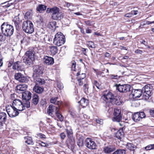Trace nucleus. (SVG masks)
<instances>
[{
  "label": "nucleus",
  "instance_id": "f8f14e48",
  "mask_svg": "<svg viewBox=\"0 0 154 154\" xmlns=\"http://www.w3.org/2000/svg\"><path fill=\"white\" fill-rule=\"evenodd\" d=\"M145 117V115L143 112H137L133 115L132 119L135 122H138Z\"/></svg>",
  "mask_w": 154,
  "mask_h": 154
},
{
  "label": "nucleus",
  "instance_id": "603ef678",
  "mask_svg": "<svg viewBox=\"0 0 154 154\" xmlns=\"http://www.w3.org/2000/svg\"><path fill=\"white\" fill-rule=\"evenodd\" d=\"M57 87L59 89L61 90L63 88V86L62 83L58 82L57 83Z\"/></svg>",
  "mask_w": 154,
  "mask_h": 154
},
{
  "label": "nucleus",
  "instance_id": "393cba45",
  "mask_svg": "<svg viewBox=\"0 0 154 154\" xmlns=\"http://www.w3.org/2000/svg\"><path fill=\"white\" fill-rule=\"evenodd\" d=\"M83 108L85 107L88 104V100L85 98H82L78 102Z\"/></svg>",
  "mask_w": 154,
  "mask_h": 154
},
{
  "label": "nucleus",
  "instance_id": "c756f323",
  "mask_svg": "<svg viewBox=\"0 0 154 154\" xmlns=\"http://www.w3.org/2000/svg\"><path fill=\"white\" fill-rule=\"evenodd\" d=\"M47 6L43 5H38L36 8V10L40 13H42V11L46 10Z\"/></svg>",
  "mask_w": 154,
  "mask_h": 154
},
{
  "label": "nucleus",
  "instance_id": "4c0bfd02",
  "mask_svg": "<svg viewBox=\"0 0 154 154\" xmlns=\"http://www.w3.org/2000/svg\"><path fill=\"white\" fill-rule=\"evenodd\" d=\"M24 139L25 140V142L28 144L32 145L33 144L32 139L31 137L28 136L25 137Z\"/></svg>",
  "mask_w": 154,
  "mask_h": 154
},
{
  "label": "nucleus",
  "instance_id": "58836bf2",
  "mask_svg": "<svg viewBox=\"0 0 154 154\" xmlns=\"http://www.w3.org/2000/svg\"><path fill=\"white\" fill-rule=\"evenodd\" d=\"M126 148L130 150L134 151L136 148V146L130 143H128L126 146Z\"/></svg>",
  "mask_w": 154,
  "mask_h": 154
},
{
  "label": "nucleus",
  "instance_id": "f704fd0d",
  "mask_svg": "<svg viewBox=\"0 0 154 154\" xmlns=\"http://www.w3.org/2000/svg\"><path fill=\"white\" fill-rule=\"evenodd\" d=\"M76 76H77V77L76 78L77 80H79V81H80V80H82L86 77L85 74L82 73L80 74V72L79 71L77 73Z\"/></svg>",
  "mask_w": 154,
  "mask_h": 154
},
{
  "label": "nucleus",
  "instance_id": "72a5a7b5",
  "mask_svg": "<svg viewBox=\"0 0 154 154\" xmlns=\"http://www.w3.org/2000/svg\"><path fill=\"white\" fill-rule=\"evenodd\" d=\"M39 101L38 96L36 94H34L32 97V103L35 105H36Z\"/></svg>",
  "mask_w": 154,
  "mask_h": 154
},
{
  "label": "nucleus",
  "instance_id": "0eeeda50",
  "mask_svg": "<svg viewBox=\"0 0 154 154\" xmlns=\"http://www.w3.org/2000/svg\"><path fill=\"white\" fill-rule=\"evenodd\" d=\"M12 106L18 111H22L25 109V106L19 99L14 100Z\"/></svg>",
  "mask_w": 154,
  "mask_h": 154
},
{
  "label": "nucleus",
  "instance_id": "20e7f679",
  "mask_svg": "<svg viewBox=\"0 0 154 154\" xmlns=\"http://www.w3.org/2000/svg\"><path fill=\"white\" fill-rule=\"evenodd\" d=\"M65 42V36L62 33L58 32L55 35L53 43L58 46H60L63 44Z\"/></svg>",
  "mask_w": 154,
  "mask_h": 154
},
{
  "label": "nucleus",
  "instance_id": "7c9ffc66",
  "mask_svg": "<svg viewBox=\"0 0 154 154\" xmlns=\"http://www.w3.org/2000/svg\"><path fill=\"white\" fill-rule=\"evenodd\" d=\"M33 90L35 92L40 94L42 93L44 91V88H43L36 85L33 88Z\"/></svg>",
  "mask_w": 154,
  "mask_h": 154
},
{
  "label": "nucleus",
  "instance_id": "0e129e2a",
  "mask_svg": "<svg viewBox=\"0 0 154 154\" xmlns=\"http://www.w3.org/2000/svg\"><path fill=\"white\" fill-rule=\"evenodd\" d=\"M131 13L132 14L136 15L138 13V11L137 10H133L131 11Z\"/></svg>",
  "mask_w": 154,
  "mask_h": 154
},
{
  "label": "nucleus",
  "instance_id": "e433bc0d",
  "mask_svg": "<svg viewBox=\"0 0 154 154\" xmlns=\"http://www.w3.org/2000/svg\"><path fill=\"white\" fill-rule=\"evenodd\" d=\"M84 137L83 136H81L78 139L77 144L79 146H82L84 143Z\"/></svg>",
  "mask_w": 154,
  "mask_h": 154
},
{
  "label": "nucleus",
  "instance_id": "f257e3e1",
  "mask_svg": "<svg viewBox=\"0 0 154 154\" xmlns=\"http://www.w3.org/2000/svg\"><path fill=\"white\" fill-rule=\"evenodd\" d=\"M46 13H51V18L54 20H60L62 17L61 12L60 11L59 8L56 7L52 8H48L46 10Z\"/></svg>",
  "mask_w": 154,
  "mask_h": 154
},
{
  "label": "nucleus",
  "instance_id": "774afa93",
  "mask_svg": "<svg viewBox=\"0 0 154 154\" xmlns=\"http://www.w3.org/2000/svg\"><path fill=\"white\" fill-rule=\"evenodd\" d=\"M110 54L108 52H106L105 54V57L109 58L110 57Z\"/></svg>",
  "mask_w": 154,
  "mask_h": 154
},
{
  "label": "nucleus",
  "instance_id": "39448f33",
  "mask_svg": "<svg viewBox=\"0 0 154 154\" xmlns=\"http://www.w3.org/2000/svg\"><path fill=\"white\" fill-rule=\"evenodd\" d=\"M22 28L25 32L32 33L34 31L33 25L31 21L27 20L24 21L22 25Z\"/></svg>",
  "mask_w": 154,
  "mask_h": 154
},
{
  "label": "nucleus",
  "instance_id": "6ab92c4d",
  "mask_svg": "<svg viewBox=\"0 0 154 154\" xmlns=\"http://www.w3.org/2000/svg\"><path fill=\"white\" fill-rule=\"evenodd\" d=\"M27 87V85L25 84L19 85L16 86L15 90L17 92L19 93H22L23 92H21L25 91Z\"/></svg>",
  "mask_w": 154,
  "mask_h": 154
},
{
  "label": "nucleus",
  "instance_id": "69168bd1",
  "mask_svg": "<svg viewBox=\"0 0 154 154\" xmlns=\"http://www.w3.org/2000/svg\"><path fill=\"white\" fill-rule=\"evenodd\" d=\"M150 115L153 117H154V109H151L149 111Z\"/></svg>",
  "mask_w": 154,
  "mask_h": 154
},
{
  "label": "nucleus",
  "instance_id": "ddd939ff",
  "mask_svg": "<svg viewBox=\"0 0 154 154\" xmlns=\"http://www.w3.org/2000/svg\"><path fill=\"white\" fill-rule=\"evenodd\" d=\"M33 73L32 77L40 76L43 73L42 67L39 66H35L33 69Z\"/></svg>",
  "mask_w": 154,
  "mask_h": 154
},
{
  "label": "nucleus",
  "instance_id": "9d476101",
  "mask_svg": "<svg viewBox=\"0 0 154 154\" xmlns=\"http://www.w3.org/2000/svg\"><path fill=\"white\" fill-rule=\"evenodd\" d=\"M85 145L88 148L91 149H96V144L91 138H87L85 140Z\"/></svg>",
  "mask_w": 154,
  "mask_h": 154
},
{
  "label": "nucleus",
  "instance_id": "09e8293b",
  "mask_svg": "<svg viewBox=\"0 0 154 154\" xmlns=\"http://www.w3.org/2000/svg\"><path fill=\"white\" fill-rule=\"evenodd\" d=\"M84 89L85 91V93L87 94L88 93V85L87 84H85L84 85Z\"/></svg>",
  "mask_w": 154,
  "mask_h": 154
},
{
  "label": "nucleus",
  "instance_id": "864d4df0",
  "mask_svg": "<svg viewBox=\"0 0 154 154\" xmlns=\"http://www.w3.org/2000/svg\"><path fill=\"white\" fill-rule=\"evenodd\" d=\"M75 66H76V63L75 62H73L72 64V67L71 69L72 70L76 71V69H75Z\"/></svg>",
  "mask_w": 154,
  "mask_h": 154
},
{
  "label": "nucleus",
  "instance_id": "4d7b16f0",
  "mask_svg": "<svg viewBox=\"0 0 154 154\" xmlns=\"http://www.w3.org/2000/svg\"><path fill=\"white\" fill-rule=\"evenodd\" d=\"M134 52L137 54H141L143 53V51L141 50L137 49Z\"/></svg>",
  "mask_w": 154,
  "mask_h": 154
},
{
  "label": "nucleus",
  "instance_id": "2eb2a0df",
  "mask_svg": "<svg viewBox=\"0 0 154 154\" xmlns=\"http://www.w3.org/2000/svg\"><path fill=\"white\" fill-rule=\"evenodd\" d=\"M14 76L15 79L20 82H25L27 81V78L20 73H16Z\"/></svg>",
  "mask_w": 154,
  "mask_h": 154
},
{
  "label": "nucleus",
  "instance_id": "9b49d317",
  "mask_svg": "<svg viewBox=\"0 0 154 154\" xmlns=\"http://www.w3.org/2000/svg\"><path fill=\"white\" fill-rule=\"evenodd\" d=\"M55 106L54 105L51 104L49 105L47 111L48 114L51 116H54V114H55L59 110L58 107Z\"/></svg>",
  "mask_w": 154,
  "mask_h": 154
},
{
  "label": "nucleus",
  "instance_id": "5701e85b",
  "mask_svg": "<svg viewBox=\"0 0 154 154\" xmlns=\"http://www.w3.org/2000/svg\"><path fill=\"white\" fill-rule=\"evenodd\" d=\"M120 103L121 102L119 101V100L116 98H115L114 97L109 103L106 105V106H111L112 105H120Z\"/></svg>",
  "mask_w": 154,
  "mask_h": 154
},
{
  "label": "nucleus",
  "instance_id": "ea45409f",
  "mask_svg": "<svg viewBox=\"0 0 154 154\" xmlns=\"http://www.w3.org/2000/svg\"><path fill=\"white\" fill-rule=\"evenodd\" d=\"M126 151L124 149H118L115 151L112 154H125Z\"/></svg>",
  "mask_w": 154,
  "mask_h": 154
},
{
  "label": "nucleus",
  "instance_id": "79ce46f5",
  "mask_svg": "<svg viewBox=\"0 0 154 154\" xmlns=\"http://www.w3.org/2000/svg\"><path fill=\"white\" fill-rule=\"evenodd\" d=\"M55 114L56 115L57 117L59 119L60 121H62L63 120V117L60 113L59 110Z\"/></svg>",
  "mask_w": 154,
  "mask_h": 154
},
{
  "label": "nucleus",
  "instance_id": "e2e57ef3",
  "mask_svg": "<svg viewBox=\"0 0 154 154\" xmlns=\"http://www.w3.org/2000/svg\"><path fill=\"white\" fill-rule=\"evenodd\" d=\"M145 149L147 150L152 149L151 144L149 145L146 146L145 147Z\"/></svg>",
  "mask_w": 154,
  "mask_h": 154
},
{
  "label": "nucleus",
  "instance_id": "bb28decb",
  "mask_svg": "<svg viewBox=\"0 0 154 154\" xmlns=\"http://www.w3.org/2000/svg\"><path fill=\"white\" fill-rule=\"evenodd\" d=\"M124 133L122 129H120L115 134L116 137L119 139L121 140L124 136Z\"/></svg>",
  "mask_w": 154,
  "mask_h": 154
},
{
  "label": "nucleus",
  "instance_id": "2f4dec72",
  "mask_svg": "<svg viewBox=\"0 0 154 154\" xmlns=\"http://www.w3.org/2000/svg\"><path fill=\"white\" fill-rule=\"evenodd\" d=\"M33 12L32 11L30 10L27 11L25 14L24 18L26 19L30 20L32 19V16Z\"/></svg>",
  "mask_w": 154,
  "mask_h": 154
},
{
  "label": "nucleus",
  "instance_id": "423d86ee",
  "mask_svg": "<svg viewBox=\"0 0 154 154\" xmlns=\"http://www.w3.org/2000/svg\"><path fill=\"white\" fill-rule=\"evenodd\" d=\"M6 111L10 117L13 118L18 115V110L15 109L11 105H8L6 107Z\"/></svg>",
  "mask_w": 154,
  "mask_h": 154
},
{
  "label": "nucleus",
  "instance_id": "c9c22d12",
  "mask_svg": "<svg viewBox=\"0 0 154 154\" xmlns=\"http://www.w3.org/2000/svg\"><path fill=\"white\" fill-rule=\"evenodd\" d=\"M50 51L53 55H55L57 54L58 51V49L56 46H51L50 47Z\"/></svg>",
  "mask_w": 154,
  "mask_h": 154
},
{
  "label": "nucleus",
  "instance_id": "c85d7f7f",
  "mask_svg": "<svg viewBox=\"0 0 154 154\" xmlns=\"http://www.w3.org/2000/svg\"><path fill=\"white\" fill-rule=\"evenodd\" d=\"M18 15L14 17L13 21L14 22V23L15 25V26L17 28L19 27V25L21 22V20H20Z\"/></svg>",
  "mask_w": 154,
  "mask_h": 154
},
{
  "label": "nucleus",
  "instance_id": "6e6552de",
  "mask_svg": "<svg viewBox=\"0 0 154 154\" xmlns=\"http://www.w3.org/2000/svg\"><path fill=\"white\" fill-rule=\"evenodd\" d=\"M113 115L114 117L112 119L113 121L119 122L121 121L122 117L120 109H115Z\"/></svg>",
  "mask_w": 154,
  "mask_h": 154
},
{
  "label": "nucleus",
  "instance_id": "49530a36",
  "mask_svg": "<svg viewBox=\"0 0 154 154\" xmlns=\"http://www.w3.org/2000/svg\"><path fill=\"white\" fill-rule=\"evenodd\" d=\"M87 45L89 47L91 48H94L95 47L94 43L91 41H89L87 42Z\"/></svg>",
  "mask_w": 154,
  "mask_h": 154
},
{
  "label": "nucleus",
  "instance_id": "4468645a",
  "mask_svg": "<svg viewBox=\"0 0 154 154\" xmlns=\"http://www.w3.org/2000/svg\"><path fill=\"white\" fill-rule=\"evenodd\" d=\"M130 86L128 84L119 85L116 87L117 89L121 92L126 93L130 91Z\"/></svg>",
  "mask_w": 154,
  "mask_h": 154
},
{
  "label": "nucleus",
  "instance_id": "a211bd4d",
  "mask_svg": "<svg viewBox=\"0 0 154 154\" xmlns=\"http://www.w3.org/2000/svg\"><path fill=\"white\" fill-rule=\"evenodd\" d=\"M153 90V87L150 85H145L142 90V93H146V94H152Z\"/></svg>",
  "mask_w": 154,
  "mask_h": 154
},
{
  "label": "nucleus",
  "instance_id": "13d9d810",
  "mask_svg": "<svg viewBox=\"0 0 154 154\" xmlns=\"http://www.w3.org/2000/svg\"><path fill=\"white\" fill-rule=\"evenodd\" d=\"M96 121L97 123L101 125L103 123V120L100 119H97L96 120Z\"/></svg>",
  "mask_w": 154,
  "mask_h": 154
},
{
  "label": "nucleus",
  "instance_id": "c03bdc74",
  "mask_svg": "<svg viewBox=\"0 0 154 154\" xmlns=\"http://www.w3.org/2000/svg\"><path fill=\"white\" fill-rule=\"evenodd\" d=\"M66 3V6L68 8H70L69 9V10L71 11H74V9L72 8V7H73L74 6L72 4L70 3Z\"/></svg>",
  "mask_w": 154,
  "mask_h": 154
},
{
  "label": "nucleus",
  "instance_id": "a878e982",
  "mask_svg": "<svg viewBox=\"0 0 154 154\" xmlns=\"http://www.w3.org/2000/svg\"><path fill=\"white\" fill-rule=\"evenodd\" d=\"M21 63L20 61L15 62L13 64V68L14 69H17L18 70H21Z\"/></svg>",
  "mask_w": 154,
  "mask_h": 154
},
{
  "label": "nucleus",
  "instance_id": "5fc2aeb1",
  "mask_svg": "<svg viewBox=\"0 0 154 154\" xmlns=\"http://www.w3.org/2000/svg\"><path fill=\"white\" fill-rule=\"evenodd\" d=\"M15 2L14 0H11L8 2V5H6L7 7H9L11 5H12Z\"/></svg>",
  "mask_w": 154,
  "mask_h": 154
},
{
  "label": "nucleus",
  "instance_id": "f3484780",
  "mask_svg": "<svg viewBox=\"0 0 154 154\" xmlns=\"http://www.w3.org/2000/svg\"><path fill=\"white\" fill-rule=\"evenodd\" d=\"M40 76H36L32 77L33 79L36 83V85H40L44 84L45 83V80L40 78Z\"/></svg>",
  "mask_w": 154,
  "mask_h": 154
},
{
  "label": "nucleus",
  "instance_id": "8fccbe9b",
  "mask_svg": "<svg viewBox=\"0 0 154 154\" xmlns=\"http://www.w3.org/2000/svg\"><path fill=\"white\" fill-rule=\"evenodd\" d=\"M6 36L0 34V41L4 42L6 40Z\"/></svg>",
  "mask_w": 154,
  "mask_h": 154
},
{
  "label": "nucleus",
  "instance_id": "b1692460",
  "mask_svg": "<svg viewBox=\"0 0 154 154\" xmlns=\"http://www.w3.org/2000/svg\"><path fill=\"white\" fill-rule=\"evenodd\" d=\"M116 150V148L114 146H109L105 147L104 148V152L106 153H108L112 152Z\"/></svg>",
  "mask_w": 154,
  "mask_h": 154
},
{
  "label": "nucleus",
  "instance_id": "37998d69",
  "mask_svg": "<svg viewBox=\"0 0 154 154\" xmlns=\"http://www.w3.org/2000/svg\"><path fill=\"white\" fill-rule=\"evenodd\" d=\"M56 25V22H50L49 24L48 25V27L49 28H53L55 27Z\"/></svg>",
  "mask_w": 154,
  "mask_h": 154
},
{
  "label": "nucleus",
  "instance_id": "f03ea898",
  "mask_svg": "<svg viewBox=\"0 0 154 154\" xmlns=\"http://www.w3.org/2000/svg\"><path fill=\"white\" fill-rule=\"evenodd\" d=\"M1 29L2 34L7 37L11 36L14 32L13 26L5 23H4L2 25Z\"/></svg>",
  "mask_w": 154,
  "mask_h": 154
},
{
  "label": "nucleus",
  "instance_id": "052dcab7",
  "mask_svg": "<svg viewBox=\"0 0 154 154\" xmlns=\"http://www.w3.org/2000/svg\"><path fill=\"white\" fill-rule=\"evenodd\" d=\"M88 50L87 49L85 48H82V51L83 53V54L85 55H86V52L87 51H88Z\"/></svg>",
  "mask_w": 154,
  "mask_h": 154
},
{
  "label": "nucleus",
  "instance_id": "bf43d9fd",
  "mask_svg": "<svg viewBox=\"0 0 154 154\" xmlns=\"http://www.w3.org/2000/svg\"><path fill=\"white\" fill-rule=\"evenodd\" d=\"M60 136L61 138L62 139H64L66 136L65 133L64 132L61 133L60 134Z\"/></svg>",
  "mask_w": 154,
  "mask_h": 154
},
{
  "label": "nucleus",
  "instance_id": "7ed1b4c3",
  "mask_svg": "<svg viewBox=\"0 0 154 154\" xmlns=\"http://www.w3.org/2000/svg\"><path fill=\"white\" fill-rule=\"evenodd\" d=\"M35 53L32 50L27 51L23 59V61L28 65H31L34 60Z\"/></svg>",
  "mask_w": 154,
  "mask_h": 154
},
{
  "label": "nucleus",
  "instance_id": "4be33fe9",
  "mask_svg": "<svg viewBox=\"0 0 154 154\" xmlns=\"http://www.w3.org/2000/svg\"><path fill=\"white\" fill-rule=\"evenodd\" d=\"M44 59L45 63L48 65L53 64L54 63V59L51 57L45 56L44 57Z\"/></svg>",
  "mask_w": 154,
  "mask_h": 154
},
{
  "label": "nucleus",
  "instance_id": "412c9836",
  "mask_svg": "<svg viewBox=\"0 0 154 154\" xmlns=\"http://www.w3.org/2000/svg\"><path fill=\"white\" fill-rule=\"evenodd\" d=\"M66 131L67 136L68 137L69 139H70L72 140L71 142V144L72 145H73L74 143V141H72V129L70 128H68L67 129H65Z\"/></svg>",
  "mask_w": 154,
  "mask_h": 154
},
{
  "label": "nucleus",
  "instance_id": "dca6fc26",
  "mask_svg": "<svg viewBox=\"0 0 154 154\" xmlns=\"http://www.w3.org/2000/svg\"><path fill=\"white\" fill-rule=\"evenodd\" d=\"M130 95L133 98H139L142 95V91L141 89H133Z\"/></svg>",
  "mask_w": 154,
  "mask_h": 154
},
{
  "label": "nucleus",
  "instance_id": "3c124183",
  "mask_svg": "<svg viewBox=\"0 0 154 154\" xmlns=\"http://www.w3.org/2000/svg\"><path fill=\"white\" fill-rule=\"evenodd\" d=\"M141 44H143L145 45L147 48H150V47L147 45L148 43L145 40H143L142 42H140Z\"/></svg>",
  "mask_w": 154,
  "mask_h": 154
},
{
  "label": "nucleus",
  "instance_id": "de8ad7c7",
  "mask_svg": "<svg viewBox=\"0 0 154 154\" xmlns=\"http://www.w3.org/2000/svg\"><path fill=\"white\" fill-rule=\"evenodd\" d=\"M23 101L24 102L25 105L24 106H25V107L26 106L27 108H29L30 107V104L29 100H24Z\"/></svg>",
  "mask_w": 154,
  "mask_h": 154
},
{
  "label": "nucleus",
  "instance_id": "a19ab883",
  "mask_svg": "<svg viewBox=\"0 0 154 154\" xmlns=\"http://www.w3.org/2000/svg\"><path fill=\"white\" fill-rule=\"evenodd\" d=\"M143 95L142 99L146 100H148L152 94H146V93H143Z\"/></svg>",
  "mask_w": 154,
  "mask_h": 154
},
{
  "label": "nucleus",
  "instance_id": "aec40b11",
  "mask_svg": "<svg viewBox=\"0 0 154 154\" xmlns=\"http://www.w3.org/2000/svg\"><path fill=\"white\" fill-rule=\"evenodd\" d=\"M22 93V98L23 100H29L30 99L31 94L30 92L28 91H26Z\"/></svg>",
  "mask_w": 154,
  "mask_h": 154
},
{
  "label": "nucleus",
  "instance_id": "6e6d98bb",
  "mask_svg": "<svg viewBox=\"0 0 154 154\" xmlns=\"http://www.w3.org/2000/svg\"><path fill=\"white\" fill-rule=\"evenodd\" d=\"M85 23L88 26H91L92 24V22L90 20L85 21Z\"/></svg>",
  "mask_w": 154,
  "mask_h": 154
},
{
  "label": "nucleus",
  "instance_id": "a18cd8bd",
  "mask_svg": "<svg viewBox=\"0 0 154 154\" xmlns=\"http://www.w3.org/2000/svg\"><path fill=\"white\" fill-rule=\"evenodd\" d=\"M94 85L93 86V88H95V86H96L98 89H101V87L100 85L97 81H94Z\"/></svg>",
  "mask_w": 154,
  "mask_h": 154
},
{
  "label": "nucleus",
  "instance_id": "680f3d73",
  "mask_svg": "<svg viewBox=\"0 0 154 154\" xmlns=\"http://www.w3.org/2000/svg\"><path fill=\"white\" fill-rule=\"evenodd\" d=\"M38 137H40L41 138H45V135L44 134H41V133H39L37 134Z\"/></svg>",
  "mask_w": 154,
  "mask_h": 154
},
{
  "label": "nucleus",
  "instance_id": "cd10ccee",
  "mask_svg": "<svg viewBox=\"0 0 154 154\" xmlns=\"http://www.w3.org/2000/svg\"><path fill=\"white\" fill-rule=\"evenodd\" d=\"M58 98L57 97L52 98L50 100V102L51 103L57 105L58 107H59L61 104V102L57 100Z\"/></svg>",
  "mask_w": 154,
  "mask_h": 154
},
{
  "label": "nucleus",
  "instance_id": "338daca9",
  "mask_svg": "<svg viewBox=\"0 0 154 154\" xmlns=\"http://www.w3.org/2000/svg\"><path fill=\"white\" fill-rule=\"evenodd\" d=\"M132 16V15L131 12V13L126 14L125 15V17H131Z\"/></svg>",
  "mask_w": 154,
  "mask_h": 154
},
{
  "label": "nucleus",
  "instance_id": "1a4fd4ad",
  "mask_svg": "<svg viewBox=\"0 0 154 154\" xmlns=\"http://www.w3.org/2000/svg\"><path fill=\"white\" fill-rule=\"evenodd\" d=\"M114 97V95L111 92L106 91L104 93L102 98L106 102V105L109 103Z\"/></svg>",
  "mask_w": 154,
  "mask_h": 154
},
{
  "label": "nucleus",
  "instance_id": "473e14b6",
  "mask_svg": "<svg viewBox=\"0 0 154 154\" xmlns=\"http://www.w3.org/2000/svg\"><path fill=\"white\" fill-rule=\"evenodd\" d=\"M7 115L4 112H0V122H5L7 120Z\"/></svg>",
  "mask_w": 154,
  "mask_h": 154
}]
</instances>
